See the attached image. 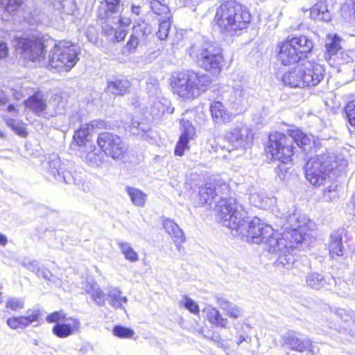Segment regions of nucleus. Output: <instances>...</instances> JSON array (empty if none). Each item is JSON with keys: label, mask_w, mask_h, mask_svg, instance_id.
<instances>
[{"label": "nucleus", "mask_w": 355, "mask_h": 355, "mask_svg": "<svg viewBox=\"0 0 355 355\" xmlns=\"http://www.w3.org/2000/svg\"><path fill=\"white\" fill-rule=\"evenodd\" d=\"M218 209L223 225L232 230L234 236H241L244 241L264 243L268 236L272 233L273 228L262 223L259 218L248 220L246 211L237 204L235 198L223 200Z\"/></svg>", "instance_id": "obj_1"}, {"label": "nucleus", "mask_w": 355, "mask_h": 355, "mask_svg": "<svg viewBox=\"0 0 355 355\" xmlns=\"http://www.w3.org/2000/svg\"><path fill=\"white\" fill-rule=\"evenodd\" d=\"M288 135L278 132L270 134L267 147V152L271 154L272 157L283 163L291 160L293 142L304 150H307L311 146V139L299 129L288 130Z\"/></svg>", "instance_id": "obj_2"}, {"label": "nucleus", "mask_w": 355, "mask_h": 355, "mask_svg": "<svg viewBox=\"0 0 355 355\" xmlns=\"http://www.w3.org/2000/svg\"><path fill=\"white\" fill-rule=\"evenodd\" d=\"M251 16L248 9L235 1H225L217 8L214 17L220 31L230 34L247 28Z\"/></svg>", "instance_id": "obj_3"}, {"label": "nucleus", "mask_w": 355, "mask_h": 355, "mask_svg": "<svg viewBox=\"0 0 355 355\" xmlns=\"http://www.w3.org/2000/svg\"><path fill=\"white\" fill-rule=\"evenodd\" d=\"M210 83L211 79L208 75L187 71L173 75L171 85L174 94L183 98L190 99L197 98L205 92Z\"/></svg>", "instance_id": "obj_4"}, {"label": "nucleus", "mask_w": 355, "mask_h": 355, "mask_svg": "<svg viewBox=\"0 0 355 355\" xmlns=\"http://www.w3.org/2000/svg\"><path fill=\"white\" fill-rule=\"evenodd\" d=\"M324 73L322 65L304 61L285 73L282 82L291 87H315L323 80Z\"/></svg>", "instance_id": "obj_5"}, {"label": "nucleus", "mask_w": 355, "mask_h": 355, "mask_svg": "<svg viewBox=\"0 0 355 355\" xmlns=\"http://www.w3.org/2000/svg\"><path fill=\"white\" fill-rule=\"evenodd\" d=\"M189 55L194 58L199 67L212 73H218L223 60L222 49L215 42L205 41L190 47Z\"/></svg>", "instance_id": "obj_6"}, {"label": "nucleus", "mask_w": 355, "mask_h": 355, "mask_svg": "<svg viewBox=\"0 0 355 355\" xmlns=\"http://www.w3.org/2000/svg\"><path fill=\"white\" fill-rule=\"evenodd\" d=\"M80 49L77 45L67 41H61L55 44L50 55L49 64L58 71H69L79 60Z\"/></svg>", "instance_id": "obj_7"}, {"label": "nucleus", "mask_w": 355, "mask_h": 355, "mask_svg": "<svg viewBox=\"0 0 355 355\" xmlns=\"http://www.w3.org/2000/svg\"><path fill=\"white\" fill-rule=\"evenodd\" d=\"M333 169L330 158L327 155L311 157L306 164V180L314 186H320Z\"/></svg>", "instance_id": "obj_8"}, {"label": "nucleus", "mask_w": 355, "mask_h": 355, "mask_svg": "<svg viewBox=\"0 0 355 355\" xmlns=\"http://www.w3.org/2000/svg\"><path fill=\"white\" fill-rule=\"evenodd\" d=\"M304 235L297 232H283L279 240L278 248L279 252L275 253L278 255L277 263L283 266L292 265L295 261L293 251L304 240Z\"/></svg>", "instance_id": "obj_9"}, {"label": "nucleus", "mask_w": 355, "mask_h": 355, "mask_svg": "<svg viewBox=\"0 0 355 355\" xmlns=\"http://www.w3.org/2000/svg\"><path fill=\"white\" fill-rule=\"evenodd\" d=\"M97 144L103 153L115 160H121L128 151V145L123 139L112 132L99 134Z\"/></svg>", "instance_id": "obj_10"}, {"label": "nucleus", "mask_w": 355, "mask_h": 355, "mask_svg": "<svg viewBox=\"0 0 355 355\" xmlns=\"http://www.w3.org/2000/svg\"><path fill=\"white\" fill-rule=\"evenodd\" d=\"M13 46L30 60H40L44 57V44L40 38L33 35L16 37Z\"/></svg>", "instance_id": "obj_11"}, {"label": "nucleus", "mask_w": 355, "mask_h": 355, "mask_svg": "<svg viewBox=\"0 0 355 355\" xmlns=\"http://www.w3.org/2000/svg\"><path fill=\"white\" fill-rule=\"evenodd\" d=\"M46 167L47 177L49 180H55L66 184L76 183V178L72 173L61 167V161L57 155H52L49 157Z\"/></svg>", "instance_id": "obj_12"}, {"label": "nucleus", "mask_w": 355, "mask_h": 355, "mask_svg": "<svg viewBox=\"0 0 355 355\" xmlns=\"http://www.w3.org/2000/svg\"><path fill=\"white\" fill-rule=\"evenodd\" d=\"M225 138L236 148H243L251 144L253 135L246 126L236 127L226 133Z\"/></svg>", "instance_id": "obj_13"}, {"label": "nucleus", "mask_w": 355, "mask_h": 355, "mask_svg": "<svg viewBox=\"0 0 355 355\" xmlns=\"http://www.w3.org/2000/svg\"><path fill=\"white\" fill-rule=\"evenodd\" d=\"M282 345L288 346L289 349L298 352L308 351L311 354H315V351L312 341L308 338H300L296 336L294 332L290 331L281 336Z\"/></svg>", "instance_id": "obj_14"}, {"label": "nucleus", "mask_w": 355, "mask_h": 355, "mask_svg": "<svg viewBox=\"0 0 355 355\" xmlns=\"http://www.w3.org/2000/svg\"><path fill=\"white\" fill-rule=\"evenodd\" d=\"M98 17L102 19H104V21L101 24L103 34L110 38L113 37L118 24L128 26L130 24L129 19L124 20L121 17V13H116L108 8L105 12V17H101V15H99Z\"/></svg>", "instance_id": "obj_15"}, {"label": "nucleus", "mask_w": 355, "mask_h": 355, "mask_svg": "<svg viewBox=\"0 0 355 355\" xmlns=\"http://www.w3.org/2000/svg\"><path fill=\"white\" fill-rule=\"evenodd\" d=\"M152 33L151 26L142 21L135 25L130 40L126 44L125 49L129 53L133 52L137 47L140 41L145 40Z\"/></svg>", "instance_id": "obj_16"}, {"label": "nucleus", "mask_w": 355, "mask_h": 355, "mask_svg": "<svg viewBox=\"0 0 355 355\" xmlns=\"http://www.w3.org/2000/svg\"><path fill=\"white\" fill-rule=\"evenodd\" d=\"M232 80L233 92L228 101L234 108L238 110L242 106L244 100L247 98L245 89V82L243 78L238 74H234Z\"/></svg>", "instance_id": "obj_17"}, {"label": "nucleus", "mask_w": 355, "mask_h": 355, "mask_svg": "<svg viewBox=\"0 0 355 355\" xmlns=\"http://www.w3.org/2000/svg\"><path fill=\"white\" fill-rule=\"evenodd\" d=\"M78 156L83 162L90 165H101L104 161V153L102 150L96 148L94 143L77 148Z\"/></svg>", "instance_id": "obj_18"}, {"label": "nucleus", "mask_w": 355, "mask_h": 355, "mask_svg": "<svg viewBox=\"0 0 355 355\" xmlns=\"http://www.w3.org/2000/svg\"><path fill=\"white\" fill-rule=\"evenodd\" d=\"M180 127L182 132L175 148V155L178 156L184 155V150L189 148V141L196 135L195 128L189 121L181 120Z\"/></svg>", "instance_id": "obj_19"}, {"label": "nucleus", "mask_w": 355, "mask_h": 355, "mask_svg": "<svg viewBox=\"0 0 355 355\" xmlns=\"http://www.w3.org/2000/svg\"><path fill=\"white\" fill-rule=\"evenodd\" d=\"M65 321L67 322L55 324L52 329L53 334L58 338H67L79 331L80 329V322L78 319L69 318Z\"/></svg>", "instance_id": "obj_20"}, {"label": "nucleus", "mask_w": 355, "mask_h": 355, "mask_svg": "<svg viewBox=\"0 0 355 355\" xmlns=\"http://www.w3.org/2000/svg\"><path fill=\"white\" fill-rule=\"evenodd\" d=\"M26 107L37 116L45 118L47 112V105L44 94L41 92H35L24 101Z\"/></svg>", "instance_id": "obj_21"}, {"label": "nucleus", "mask_w": 355, "mask_h": 355, "mask_svg": "<svg viewBox=\"0 0 355 355\" xmlns=\"http://www.w3.org/2000/svg\"><path fill=\"white\" fill-rule=\"evenodd\" d=\"M345 234V230H337L331 232L329 240V251L330 255L335 257H341L344 254L345 247L343 244V236Z\"/></svg>", "instance_id": "obj_22"}, {"label": "nucleus", "mask_w": 355, "mask_h": 355, "mask_svg": "<svg viewBox=\"0 0 355 355\" xmlns=\"http://www.w3.org/2000/svg\"><path fill=\"white\" fill-rule=\"evenodd\" d=\"M279 60L284 65L297 62L302 58L296 49L288 40L280 46L278 54Z\"/></svg>", "instance_id": "obj_23"}, {"label": "nucleus", "mask_w": 355, "mask_h": 355, "mask_svg": "<svg viewBox=\"0 0 355 355\" xmlns=\"http://www.w3.org/2000/svg\"><path fill=\"white\" fill-rule=\"evenodd\" d=\"M342 40L337 35H327L325 38V58L326 60H337L338 54L343 53L340 44Z\"/></svg>", "instance_id": "obj_24"}, {"label": "nucleus", "mask_w": 355, "mask_h": 355, "mask_svg": "<svg viewBox=\"0 0 355 355\" xmlns=\"http://www.w3.org/2000/svg\"><path fill=\"white\" fill-rule=\"evenodd\" d=\"M40 315L38 310L29 309L25 316L11 318L8 319L7 324L12 329L24 328L31 323L37 321Z\"/></svg>", "instance_id": "obj_25"}, {"label": "nucleus", "mask_w": 355, "mask_h": 355, "mask_svg": "<svg viewBox=\"0 0 355 355\" xmlns=\"http://www.w3.org/2000/svg\"><path fill=\"white\" fill-rule=\"evenodd\" d=\"M199 196L200 201L202 204L207 203L211 205V202L214 200L216 202V212H217V216L220 222V219L219 217V213H218V205L220 204V201L223 200H229L231 198H226V197H220L219 198V200L216 198L214 195V187L212 185V182H207L204 187H201L199 189Z\"/></svg>", "instance_id": "obj_26"}, {"label": "nucleus", "mask_w": 355, "mask_h": 355, "mask_svg": "<svg viewBox=\"0 0 355 355\" xmlns=\"http://www.w3.org/2000/svg\"><path fill=\"white\" fill-rule=\"evenodd\" d=\"M288 41L296 49V51L299 53L302 58L306 57L307 54L311 53L313 48V41L305 35L294 37Z\"/></svg>", "instance_id": "obj_27"}, {"label": "nucleus", "mask_w": 355, "mask_h": 355, "mask_svg": "<svg viewBox=\"0 0 355 355\" xmlns=\"http://www.w3.org/2000/svg\"><path fill=\"white\" fill-rule=\"evenodd\" d=\"M66 105L67 101L64 97L58 94H54L47 105V112L45 116L49 118L62 114L64 112Z\"/></svg>", "instance_id": "obj_28"}, {"label": "nucleus", "mask_w": 355, "mask_h": 355, "mask_svg": "<svg viewBox=\"0 0 355 355\" xmlns=\"http://www.w3.org/2000/svg\"><path fill=\"white\" fill-rule=\"evenodd\" d=\"M130 83L127 79H112L107 80L106 92L114 95L123 96L128 92Z\"/></svg>", "instance_id": "obj_29"}, {"label": "nucleus", "mask_w": 355, "mask_h": 355, "mask_svg": "<svg viewBox=\"0 0 355 355\" xmlns=\"http://www.w3.org/2000/svg\"><path fill=\"white\" fill-rule=\"evenodd\" d=\"M306 225V218H300L297 214L289 215L286 220V222L282 225L284 232H297L302 233L303 227Z\"/></svg>", "instance_id": "obj_30"}, {"label": "nucleus", "mask_w": 355, "mask_h": 355, "mask_svg": "<svg viewBox=\"0 0 355 355\" xmlns=\"http://www.w3.org/2000/svg\"><path fill=\"white\" fill-rule=\"evenodd\" d=\"M173 111L171 102L164 98L155 100L150 108V113L154 118H159L165 113L172 114Z\"/></svg>", "instance_id": "obj_31"}, {"label": "nucleus", "mask_w": 355, "mask_h": 355, "mask_svg": "<svg viewBox=\"0 0 355 355\" xmlns=\"http://www.w3.org/2000/svg\"><path fill=\"white\" fill-rule=\"evenodd\" d=\"M89 126L88 123L82 124L80 128L75 131L73 135V144L77 146L78 148L85 146L87 144L93 142L89 139Z\"/></svg>", "instance_id": "obj_32"}, {"label": "nucleus", "mask_w": 355, "mask_h": 355, "mask_svg": "<svg viewBox=\"0 0 355 355\" xmlns=\"http://www.w3.org/2000/svg\"><path fill=\"white\" fill-rule=\"evenodd\" d=\"M163 227L173 241H185L186 237L179 225L170 218L163 220Z\"/></svg>", "instance_id": "obj_33"}, {"label": "nucleus", "mask_w": 355, "mask_h": 355, "mask_svg": "<svg viewBox=\"0 0 355 355\" xmlns=\"http://www.w3.org/2000/svg\"><path fill=\"white\" fill-rule=\"evenodd\" d=\"M311 19L328 22L331 19V12L327 9V6L322 2L315 3L310 10Z\"/></svg>", "instance_id": "obj_34"}, {"label": "nucleus", "mask_w": 355, "mask_h": 355, "mask_svg": "<svg viewBox=\"0 0 355 355\" xmlns=\"http://www.w3.org/2000/svg\"><path fill=\"white\" fill-rule=\"evenodd\" d=\"M204 311L207 313V320L211 324L222 328L227 327L228 320L227 318L223 317L218 309L209 305Z\"/></svg>", "instance_id": "obj_35"}, {"label": "nucleus", "mask_w": 355, "mask_h": 355, "mask_svg": "<svg viewBox=\"0 0 355 355\" xmlns=\"http://www.w3.org/2000/svg\"><path fill=\"white\" fill-rule=\"evenodd\" d=\"M210 112L216 123H225L230 119L224 105L219 101H214L211 104Z\"/></svg>", "instance_id": "obj_36"}, {"label": "nucleus", "mask_w": 355, "mask_h": 355, "mask_svg": "<svg viewBox=\"0 0 355 355\" xmlns=\"http://www.w3.org/2000/svg\"><path fill=\"white\" fill-rule=\"evenodd\" d=\"M85 291L92 297L94 302L98 306H103L105 305V293L97 284L94 283L87 285Z\"/></svg>", "instance_id": "obj_37"}, {"label": "nucleus", "mask_w": 355, "mask_h": 355, "mask_svg": "<svg viewBox=\"0 0 355 355\" xmlns=\"http://www.w3.org/2000/svg\"><path fill=\"white\" fill-rule=\"evenodd\" d=\"M150 6L152 11L161 17L162 19H171L172 15L169 7L166 3H163L160 0H151Z\"/></svg>", "instance_id": "obj_38"}, {"label": "nucleus", "mask_w": 355, "mask_h": 355, "mask_svg": "<svg viewBox=\"0 0 355 355\" xmlns=\"http://www.w3.org/2000/svg\"><path fill=\"white\" fill-rule=\"evenodd\" d=\"M125 190L134 205L140 207H144L147 198L146 193L142 191L132 187H127Z\"/></svg>", "instance_id": "obj_39"}, {"label": "nucleus", "mask_w": 355, "mask_h": 355, "mask_svg": "<svg viewBox=\"0 0 355 355\" xmlns=\"http://www.w3.org/2000/svg\"><path fill=\"white\" fill-rule=\"evenodd\" d=\"M281 239L282 233H275L273 230L272 233L268 236V238L264 242L265 249L272 254L277 253L279 252L278 244Z\"/></svg>", "instance_id": "obj_40"}, {"label": "nucleus", "mask_w": 355, "mask_h": 355, "mask_svg": "<svg viewBox=\"0 0 355 355\" xmlns=\"http://www.w3.org/2000/svg\"><path fill=\"white\" fill-rule=\"evenodd\" d=\"M107 296L111 300L110 304L115 309H124L121 303L127 302L128 299L125 296H121V292L119 289L116 288H111L108 292Z\"/></svg>", "instance_id": "obj_41"}, {"label": "nucleus", "mask_w": 355, "mask_h": 355, "mask_svg": "<svg viewBox=\"0 0 355 355\" xmlns=\"http://www.w3.org/2000/svg\"><path fill=\"white\" fill-rule=\"evenodd\" d=\"M325 282V279L318 272H311L308 274L306 278L307 286L315 290L322 288Z\"/></svg>", "instance_id": "obj_42"}, {"label": "nucleus", "mask_w": 355, "mask_h": 355, "mask_svg": "<svg viewBox=\"0 0 355 355\" xmlns=\"http://www.w3.org/2000/svg\"><path fill=\"white\" fill-rule=\"evenodd\" d=\"M117 244L119 246L121 252L125 256V258L127 260L131 262H136L139 260V256L137 253L131 247L130 243L119 241L117 242Z\"/></svg>", "instance_id": "obj_43"}, {"label": "nucleus", "mask_w": 355, "mask_h": 355, "mask_svg": "<svg viewBox=\"0 0 355 355\" xmlns=\"http://www.w3.org/2000/svg\"><path fill=\"white\" fill-rule=\"evenodd\" d=\"M352 3H345L341 8V15L343 19L349 24L355 23V0H352Z\"/></svg>", "instance_id": "obj_44"}, {"label": "nucleus", "mask_w": 355, "mask_h": 355, "mask_svg": "<svg viewBox=\"0 0 355 355\" xmlns=\"http://www.w3.org/2000/svg\"><path fill=\"white\" fill-rule=\"evenodd\" d=\"M158 21L159 24L156 35L159 40H164L166 39L168 35L171 21V19H162L161 18H159Z\"/></svg>", "instance_id": "obj_45"}, {"label": "nucleus", "mask_w": 355, "mask_h": 355, "mask_svg": "<svg viewBox=\"0 0 355 355\" xmlns=\"http://www.w3.org/2000/svg\"><path fill=\"white\" fill-rule=\"evenodd\" d=\"M150 126L147 123L132 121L130 131L133 135L144 137L146 133L150 130Z\"/></svg>", "instance_id": "obj_46"}, {"label": "nucleus", "mask_w": 355, "mask_h": 355, "mask_svg": "<svg viewBox=\"0 0 355 355\" xmlns=\"http://www.w3.org/2000/svg\"><path fill=\"white\" fill-rule=\"evenodd\" d=\"M330 310L334 314L344 322L351 321L354 315V311L351 309L332 307Z\"/></svg>", "instance_id": "obj_47"}, {"label": "nucleus", "mask_w": 355, "mask_h": 355, "mask_svg": "<svg viewBox=\"0 0 355 355\" xmlns=\"http://www.w3.org/2000/svg\"><path fill=\"white\" fill-rule=\"evenodd\" d=\"M22 0H0V5L10 14L15 12L21 6Z\"/></svg>", "instance_id": "obj_48"}, {"label": "nucleus", "mask_w": 355, "mask_h": 355, "mask_svg": "<svg viewBox=\"0 0 355 355\" xmlns=\"http://www.w3.org/2000/svg\"><path fill=\"white\" fill-rule=\"evenodd\" d=\"M212 185L214 187V195L217 199L218 196L223 197V196L227 194L229 191V186L220 180L212 182Z\"/></svg>", "instance_id": "obj_49"}, {"label": "nucleus", "mask_w": 355, "mask_h": 355, "mask_svg": "<svg viewBox=\"0 0 355 355\" xmlns=\"http://www.w3.org/2000/svg\"><path fill=\"white\" fill-rule=\"evenodd\" d=\"M113 333L117 337L125 338H132L134 335L132 329L121 326H116L113 329Z\"/></svg>", "instance_id": "obj_50"}, {"label": "nucleus", "mask_w": 355, "mask_h": 355, "mask_svg": "<svg viewBox=\"0 0 355 355\" xmlns=\"http://www.w3.org/2000/svg\"><path fill=\"white\" fill-rule=\"evenodd\" d=\"M6 307L12 311H17L24 307V302L21 298L11 297L7 301Z\"/></svg>", "instance_id": "obj_51"}, {"label": "nucleus", "mask_w": 355, "mask_h": 355, "mask_svg": "<svg viewBox=\"0 0 355 355\" xmlns=\"http://www.w3.org/2000/svg\"><path fill=\"white\" fill-rule=\"evenodd\" d=\"M345 113L349 123L355 127V100L349 102L346 105Z\"/></svg>", "instance_id": "obj_52"}, {"label": "nucleus", "mask_w": 355, "mask_h": 355, "mask_svg": "<svg viewBox=\"0 0 355 355\" xmlns=\"http://www.w3.org/2000/svg\"><path fill=\"white\" fill-rule=\"evenodd\" d=\"M125 26H121V24H118L113 37L110 38V40L112 42H121L123 40L127 35V31L125 29Z\"/></svg>", "instance_id": "obj_53"}, {"label": "nucleus", "mask_w": 355, "mask_h": 355, "mask_svg": "<svg viewBox=\"0 0 355 355\" xmlns=\"http://www.w3.org/2000/svg\"><path fill=\"white\" fill-rule=\"evenodd\" d=\"M66 318L65 313L63 311H55L46 318V321L49 323L56 322L60 323V321L64 320Z\"/></svg>", "instance_id": "obj_54"}, {"label": "nucleus", "mask_w": 355, "mask_h": 355, "mask_svg": "<svg viewBox=\"0 0 355 355\" xmlns=\"http://www.w3.org/2000/svg\"><path fill=\"white\" fill-rule=\"evenodd\" d=\"M181 304L193 314H198L200 312L198 304L191 298L185 297L184 302H181Z\"/></svg>", "instance_id": "obj_55"}, {"label": "nucleus", "mask_w": 355, "mask_h": 355, "mask_svg": "<svg viewBox=\"0 0 355 355\" xmlns=\"http://www.w3.org/2000/svg\"><path fill=\"white\" fill-rule=\"evenodd\" d=\"M107 8L113 10L116 13H121L123 10V5L120 3L121 0H105Z\"/></svg>", "instance_id": "obj_56"}, {"label": "nucleus", "mask_w": 355, "mask_h": 355, "mask_svg": "<svg viewBox=\"0 0 355 355\" xmlns=\"http://www.w3.org/2000/svg\"><path fill=\"white\" fill-rule=\"evenodd\" d=\"M21 265L27 268L28 270L37 273L39 269V263L35 260H31L28 259H24L21 261Z\"/></svg>", "instance_id": "obj_57"}, {"label": "nucleus", "mask_w": 355, "mask_h": 355, "mask_svg": "<svg viewBox=\"0 0 355 355\" xmlns=\"http://www.w3.org/2000/svg\"><path fill=\"white\" fill-rule=\"evenodd\" d=\"M62 13L66 15L73 14V2L70 0H64L60 3Z\"/></svg>", "instance_id": "obj_58"}, {"label": "nucleus", "mask_w": 355, "mask_h": 355, "mask_svg": "<svg viewBox=\"0 0 355 355\" xmlns=\"http://www.w3.org/2000/svg\"><path fill=\"white\" fill-rule=\"evenodd\" d=\"M216 300L220 308L222 310H223L226 313L231 308V306L233 305L232 302L219 295L216 296Z\"/></svg>", "instance_id": "obj_59"}, {"label": "nucleus", "mask_w": 355, "mask_h": 355, "mask_svg": "<svg viewBox=\"0 0 355 355\" xmlns=\"http://www.w3.org/2000/svg\"><path fill=\"white\" fill-rule=\"evenodd\" d=\"M6 124L11 127L13 130H15L19 135L24 136L26 134L25 128L17 124L15 121L12 119H6Z\"/></svg>", "instance_id": "obj_60"}, {"label": "nucleus", "mask_w": 355, "mask_h": 355, "mask_svg": "<svg viewBox=\"0 0 355 355\" xmlns=\"http://www.w3.org/2000/svg\"><path fill=\"white\" fill-rule=\"evenodd\" d=\"M226 315L230 318L236 319L242 315V309L239 306L233 304V305L227 312Z\"/></svg>", "instance_id": "obj_61"}, {"label": "nucleus", "mask_w": 355, "mask_h": 355, "mask_svg": "<svg viewBox=\"0 0 355 355\" xmlns=\"http://www.w3.org/2000/svg\"><path fill=\"white\" fill-rule=\"evenodd\" d=\"M37 275L38 277H42L46 280H51V277L53 276L52 273L50 270L46 268H40L37 272Z\"/></svg>", "instance_id": "obj_62"}, {"label": "nucleus", "mask_w": 355, "mask_h": 355, "mask_svg": "<svg viewBox=\"0 0 355 355\" xmlns=\"http://www.w3.org/2000/svg\"><path fill=\"white\" fill-rule=\"evenodd\" d=\"M89 129L94 130L96 128L102 129L105 128V122L102 120H94L88 123Z\"/></svg>", "instance_id": "obj_63"}, {"label": "nucleus", "mask_w": 355, "mask_h": 355, "mask_svg": "<svg viewBox=\"0 0 355 355\" xmlns=\"http://www.w3.org/2000/svg\"><path fill=\"white\" fill-rule=\"evenodd\" d=\"M336 187L337 186H330L327 190H324V197L330 199L336 198Z\"/></svg>", "instance_id": "obj_64"}]
</instances>
